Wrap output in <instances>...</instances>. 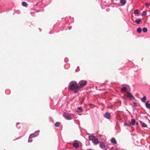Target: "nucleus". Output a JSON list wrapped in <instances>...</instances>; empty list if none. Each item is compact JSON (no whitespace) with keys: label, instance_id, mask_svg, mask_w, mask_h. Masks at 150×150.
Here are the masks:
<instances>
[{"label":"nucleus","instance_id":"23","mask_svg":"<svg viewBox=\"0 0 150 150\" xmlns=\"http://www.w3.org/2000/svg\"><path fill=\"white\" fill-rule=\"evenodd\" d=\"M22 5L24 6H25L27 5V3L25 2H22Z\"/></svg>","mask_w":150,"mask_h":150},{"label":"nucleus","instance_id":"32","mask_svg":"<svg viewBox=\"0 0 150 150\" xmlns=\"http://www.w3.org/2000/svg\"><path fill=\"white\" fill-rule=\"evenodd\" d=\"M71 27H70L69 28V29L70 30L71 29Z\"/></svg>","mask_w":150,"mask_h":150},{"label":"nucleus","instance_id":"10","mask_svg":"<svg viewBox=\"0 0 150 150\" xmlns=\"http://www.w3.org/2000/svg\"><path fill=\"white\" fill-rule=\"evenodd\" d=\"M88 138L89 140L92 141L95 138L94 135H92L88 136Z\"/></svg>","mask_w":150,"mask_h":150},{"label":"nucleus","instance_id":"8","mask_svg":"<svg viewBox=\"0 0 150 150\" xmlns=\"http://www.w3.org/2000/svg\"><path fill=\"white\" fill-rule=\"evenodd\" d=\"M127 96L128 97L131 98L133 100H134L135 99L134 97L133 96L131 93L129 92H128L127 93Z\"/></svg>","mask_w":150,"mask_h":150},{"label":"nucleus","instance_id":"22","mask_svg":"<svg viewBox=\"0 0 150 150\" xmlns=\"http://www.w3.org/2000/svg\"><path fill=\"white\" fill-rule=\"evenodd\" d=\"M147 31V29L146 27H144L143 29V31L144 33L146 32Z\"/></svg>","mask_w":150,"mask_h":150},{"label":"nucleus","instance_id":"24","mask_svg":"<svg viewBox=\"0 0 150 150\" xmlns=\"http://www.w3.org/2000/svg\"><path fill=\"white\" fill-rule=\"evenodd\" d=\"M146 12L145 11H143L142 13V16H146Z\"/></svg>","mask_w":150,"mask_h":150},{"label":"nucleus","instance_id":"28","mask_svg":"<svg viewBox=\"0 0 150 150\" xmlns=\"http://www.w3.org/2000/svg\"><path fill=\"white\" fill-rule=\"evenodd\" d=\"M30 138H29V139H28V142H32V140H31V139H30Z\"/></svg>","mask_w":150,"mask_h":150},{"label":"nucleus","instance_id":"27","mask_svg":"<svg viewBox=\"0 0 150 150\" xmlns=\"http://www.w3.org/2000/svg\"><path fill=\"white\" fill-rule=\"evenodd\" d=\"M19 123H17V124L16 125V127L18 129L20 128V126H19Z\"/></svg>","mask_w":150,"mask_h":150},{"label":"nucleus","instance_id":"15","mask_svg":"<svg viewBox=\"0 0 150 150\" xmlns=\"http://www.w3.org/2000/svg\"><path fill=\"white\" fill-rule=\"evenodd\" d=\"M121 91L124 92H125L127 91V87H122L121 89Z\"/></svg>","mask_w":150,"mask_h":150},{"label":"nucleus","instance_id":"6","mask_svg":"<svg viewBox=\"0 0 150 150\" xmlns=\"http://www.w3.org/2000/svg\"><path fill=\"white\" fill-rule=\"evenodd\" d=\"M92 142L94 144L96 145L99 143V141L96 138H95L92 141Z\"/></svg>","mask_w":150,"mask_h":150},{"label":"nucleus","instance_id":"9","mask_svg":"<svg viewBox=\"0 0 150 150\" xmlns=\"http://www.w3.org/2000/svg\"><path fill=\"white\" fill-rule=\"evenodd\" d=\"M76 141H77L76 140L73 143V146L75 148H77L79 146L77 142H76Z\"/></svg>","mask_w":150,"mask_h":150},{"label":"nucleus","instance_id":"20","mask_svg":"<svg viewBox=\"0 0 150 150\" xmlns=\"http://www.w3.org/2000/svg\"><path fill=\"white\" fill-rule=\"evenodd\" d=\"M137 31L138 33H141L142 32V29L140 28H138L137 30Z\"/></svg>","mask_w":150,"mask_h":150},{"label":"nucleus","instance_id":"30","mask_svg":"<svg viewBox=\"0 0 150 150\" xmlns=\"http://www.w3.org/2000/svg\"><path fill=\"white\" fill-rule=\"evenodd\" d=\"M124 125H126V126H128V125L127 124L125 123Z\"/></svg>","mask_w":150,"mask_h":150},{"label":"nucleus","instance_id":"19","mask_svg":"<svg viewBox=\"0 0 150 150\" xmlns=\"http://www.w3.org/2000/svg\"><path fill=\"white\" fill-rule=\"evenodd\" d=\"M60 123L59 122H57L55 124V126L57 127H58L59 126Z\"/></svg>","mask_w":150,"mask_h":150},{"label":"nucleus","instance_id":"14","mask_svg":"<svg viewBox=\"0 0 150 150\" xmlns=\"http://www.w3.org/2000/svg\"><path fill=\"white\" fill-rule=\"evenodd\" d=\"M146 107L148 108H150V103H149L148 102H147L145 103Z\"/></svg>","mask_w":150,"mask_h":150},{"label":"nucleus","instance_id":"25","mask_svg":"<svg viewBox=\"0 0 150 150\" xmlns=\"http://www.w3.org/2000/svg\"><path fill=\"white\" fill-rule=\"evenodd\" d=\"M77 109L80 110V112H82L83 110L82 108L81 107H78L77 108Z\"/></svg>","mask_w":150,"mask_h":150},{"label":"nucleus","instance_id":"7","mask_svg":"<svg viewBox=\"0 0 150 150\" xmlns=\"http://www.w3.org/2000/svg\"><path fill=\"white\" fill-rule=\"evenodd\" d=\"M104 117L107 119H109L110 117V114L109 112H106L104 114Z\"/></svg>","mask_w":150,"mask_h":150},{"label":"nucleus","instance_id":"18","mask_svg":"<svg viewBox=\"0 0 150 150\" xmlns=\"http://www.w3.org/2000/svg\"><path fill=\"white\" fill-rule=\"evenodd\" d=\"M141 21V19H138L136 20L135 21V22L139 24V23Z\"/></svg>","mask_w":150,"mask_h":150},{"label":"nucleus","instance_id":"12","mask_svg":"<svg viewBox=\"0 0 150 150\" xmlns=\"http://www.w3.org/2000/svg\"><path fill=\"white\" fill-rule=\"evenodd\" d=\"M141 124L142 126L143 127H147V125L144 122H141Z\"/></svg>","mask_w":150,"mask_h":150},{"label":"nucleus","instance_id":"21","mask_svg":"<svg viewBox=\"0 0 150 150\" xmlns=\"http://www.w3.org/2000/svg\"><path fill=\"white\" fill-rule=\"evenodd\" d=\"M139 12L138 9L135 10L134 12V14H139Z\"/></svg>","mask_w":150,"mask_h":150},{"label":"nucleus","instance_id":"4","mask_svg":"<svg viewBox=\"0 0 150 150\" xmlns=\"http://www.w3.org/2000/svg\"><path fill=\"white\" fill-rule=\"evenodd\" d=\"M64 117L68 120H71L72 119L71 115L69 113H65L63 115Z\"/></svg>","mask_w":150,"mask_h":150},{"label":"nucleus","instance_id":"5","mask_svg":"<svg viewBox=\"0 0 150 150\" xmlns=\"http://www.w3.org/2000/svg\"><path fill=\"white\" fill-rule=\"evenodd\" d=\"M100 147L103 149L107 150V148L103 143H100L99 144Z\"/></svg>","mask_w":150,"mask_h":150},{"label":"nucleus","instance_id":"16","mask_svg":"<svg viewBox=\"0 0 150 150\" xmlns=\"http://www.w3.org/2000/svg\"><path fill=\"white\" fill-rule=\"evenodd\" d=\"M141 101L143 103H145L146 100V98L145 96H144L141 99Z\"/></svg>","mask_w":150,"mask_h":150},{"label":"nucleus","instance_id":"33","mask_svg":"<svg viewBox=\"0 0 150 150\" xmlns=\"http://www.w3.org/2000/svg\"><path fill=\"white\" fill-rule=\"evenodd\" d=\"M39 30H40V31H41V29L40 28H39Z\"/></svg>","mask_w":150,"mask_h":150},{"label":"nucleus","instance_id":"1","mask_svg":"<svg viewBox=\"0 0 150 150\" xmlns=\"http://www.w3.org/2000/svg\"><path fill=\"white\" fill-rule=\"evenodd\" d=\"M69 89L73 91L74 93H76L79 90L77 83L75 81H71L68 86Z\"/></svg>","mask_w":150,"mask_h":150},{"label":"nucleus","instance_id":"31","mask_svg":"<svg viewBox=\"0 0 150 150\" xmlns=\"http://www.w3.org/2000/svg\"><path fill=\"white\" fill-rule=\"evenodd\" d=\"M138 125V122H136V125Z\"/></svg>","mask_w":150,"mask_h":150},{"label":"nucleus","instance_id":"13","mask_svg":"<svg viewBox=\"0 0 150 150\" xmlns=\"http://www.w3.org/2000/svg\"><path fill=\"white\" fill-rule=\"evenodd\" d=\"M120 3L122 4V6H124L126 4V1L125 0H120Z\"/></svg>","mask_w":150,"mask_h":150},{"label":"nucleus","instance_id":"29","mask_svg":"<svg viewBox=\"0 0 150 150\" xmlns=\"http://www.w3.org/2000/svg\"><path fill=\"white\" fill-rule=\"evenodd\" d=\"M146 6H150V4L149 3H147L146 4Z\"/></svg>","mask_w":150,"mask_h":150},{"label":"nucleus","instance_id":"26","mask_svg":"<svg viewBox=\"0 0 150 150\" xmlns=\"http://www.w3.org/2000/svg\"><path fill=\"white\" fill-rule=\"evenodd\" d=\"M132 106H134V107H136L137 106V103L135 102H133V103Z\"/></svg>","mask_w":150,"mask_h":150},{"label":"nucleus","instance_id":"17","mask_svg":"<svg viewBox=\"0 0 150 150\" xmlns=\"http://www.w3.org/2000/svg\"><path fill=\"white\" fill-rule=\"evenodd\" d=\"M131 122L132 125H134L136 123V121L134 119H131Z\"/></svg>","mask_w":150,"mask_h":150},{"label":"nucleus","instance_id":"3","mask_svg":"<svg viewBox=\"0 0 150 150\" xmlns=\"http://www.w3.org/2000/svg\"><path fill=\"white\" fill-rule=\"evenodd\" d=\"M40 131L38 130L32 134H30L29 136V138H32L34 137H36L39 135Z\"/></svg>","mask_w":150,"mask_h":150},{"label":"nucleus","instance_id":"11","mask_svg":"<svg viewBox=\"0 0 150 150\" xmlns=\"http://www.w3.org/2000/svg\"><path fill=\"white\" fill-rule=\"evenodd\" d=\"M111 142L112 143L115 144H117V142L114 138H112L111 140Z\"/></svg>","mask_w":150,"mask_h":150},{"label":"nucleus","instance_id":"2","mask_svg":"<svg viewBox=\"0 0 150 150\" xmlns=\"http://www.w3.org/2000/svg\"><path fill=\"white\" fill-rule=\"evenodd\" d=\"M87 83V81L85 80H81L78 83V85L79 88V90L82 87L84 86Z\"/></svg>","mask_w":150,"mask_h":150}]
</instances>
